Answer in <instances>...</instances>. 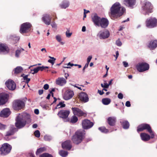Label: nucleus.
Here are the masks:
<instances>
[{
  "label": "nucleus",
  "instance_id": "13d9d810",
  "mask_svg": "<svg viewBox=\"0 0 157 157\" xmlns=\"http://www.w3.org/2000/svg\"><path fill=\"white\" fill-rule=\"evenodd\" d=\"M44 92L43 90H38V94L40 95L42 94Z\"/></svg>",
  "mask_w": 157,
  "mask_h": 157
},
{
  "label": "nucleus",
  "instance_id": "de8ad7c7",
  "mask_svg": "<svg viewBox=\"0 0 157 157\" xmlns=\"http://www.w3.org/2000/svg\"><path fill=\"white\" fill-rule=\"evenodd\" d=\"M116 44L118 46H120L122 45V43L119 39H118L116 41Z\"/></svg>",
  "mask_w": 157,
  "mask_h": 157
},
{
  "label": "nucleus",
  "instance_id": "a18cd8bd",
  "mask_svg": "<svg viewBox=\"0 0 157 157\" xmlns=\"http://www.w3.org/2000/svg\"><path fill=\"white\" fill-rule=\"evenodd\" d=\"M6 125L0 122V130H4L6 128Z\"/></svg>",
  "mask_w": 157,
  "mask_h": 157
},
{
  "label": "nucleus",
  "instance_id": "603ef678",
  "mask_svg": "<svg viewBox=\"0 0 157 157\" xmlns=\"http://www.w3.org/2000/svg\"><path fill=\"white\" fill-rule=\"evenodd\" d=\"M123 96L121 93H120L118 95V97L120 99H122L123 98Z\"/></svg>",
  "mask_w": 157,
  "mask_h": 157
},
{
  "label": "nucleus",
  "instance_id": "bb28decb",
  "mask_svg": "<svg viewBox=\"0 0 157 157\" xmlns=\"http://www.w3.org/2000/svg\"><path fill=\"white\" fill-rule=\"evenodd\" d=\"M109 36V33L107 30H106L99 34V36L100 39H105L108 38Z\"/></svg>",
  "mask_w": 157,
  "mask_h": 157
},
{
  "label": "nucleus",
  "instance_id": "79ce46f5",
  "mask_svg": "<svg viewBox=\"0 0 157 157\" xmlns=\"http://www.w3.org/2000/svg\"><path fill=\"white\" fill-rule=\"evenodd\" d=\"M40 68V67H38L36 68H34L33 69V70H31V72L33 71V72H32V73L33 74H34L35 73H36L39 71V69Z\"/></svg>",
  "mask_w": 157,
  "mask_h": 157
},
{
  "label": "nucleus",
  "instance_id": "dca6fc26",
  "mask_svg": "<svg viewBox=\"0 0 157 157\" xmlns=\"http://www.w3.org/2000/svg\"><path fill=\"white\" fill-rule=\"evenodd\" d=\"M6 86L9 90H13L16 88V85L15 82L12 80H9L5 83Z\"/></svg>",
  "mask_w": 157,
  "mask_h": 157
},
{
  "label": "nucleus",
  "instance_id": "69168bd1",
  "mask_svg": "<svg viewBox=\"0 0 157 157\" xmlns=\"http://www.w3.org/2000/svg\"><path fill=\"white\" fill-rule=\"evenodd\" d=\"M65 77V79H67V77L69 76V75L68 74L65 73L64 74Z\"/></svg>",
  "mask_w": 157,
  "mask_h": 157
},
{
  "label": "nucleus",
  "instance_id": "e2e57ef3",
  "mask_svg": "<svg viewBox=\"0 0 157 157\" xmlns=\"http://www.w3.org/2000/svg\"><path fill=\"white\" fill-rule=\"evenodd\" d=\"M151 134V136H150V138H153L154 137V136H155V135H154V133L152 131V132H151V133H150Z\"/></svg>",
  "mask_w": 157,
  "mask_h": 157
},
{
  "label": "nucleus",
  "instance_id": "cd10ccee",
  "mask_svg": "<svg viewBox=\"0 0 157 157\" xmlns=\"http://www.w3.org/2000/svg\"><path fill=\"white\" fill-rule=\"evenodd\" d=\"M142 140L144 141H148L150 139V136L148 134L143 132L140 134Z\"/></svg>",
  "mask_w": 157,
  "mask_h": 157
},
{
  "label": "nucleus",
  "instance_id": "c03bdc74",
  "mask_svg": "<svg viewBox=\"0 0 157 157\" xmlns=\"http://www.w3.org/2000/svg\"><path fill=\"white\" fill-rule=\"evenodd\" d=\"M34 134L35 136L36 137L39 138L40 136V133L39 131L38 130H36L34 132Z\"/></svg>",
  "mask_w": 157,
  "mask_h": 157
},
{
  "label": "nucleus",
  "instance_id": "052dcab7",
  "mask_svg": "<svg viewBox=\"0 0 157 157\" xmlns=\"http://www.w3.org/2000/svg\"><path fill=\"white\" fill-rule=\"evenodd\" d=\"M51 25L53 28H56V25L54 22L51 24Z\"/></svg>",
  "mask_w": 157,
  "mask_h": 157
},
{
  "label": "nucleus",
  "instance_id": "5fc2aeb1",
  "mask_svg": "<svg viewBox=\"0 0 157 157\" xmlns=\"http://www.w3.org/2000/svg\"><path fill=\"white\" fill-rule=\"evenodd\" d=\"M125 105L127 107H129L131 106V104L130 102L129 101H127L125 103Z\"/></svg>",
  "mask_w": 157,
  "mask_h": 157
},
{
  "label": "nucleus",
  "instance_id": "0e129e2a",
  "mask_svg": "<svg viewBox=\"0 0 157 157\" xmlns=\"http://www.w3.org/2000/svg\"><path fill=\"white\" fill-rule=\"evenodd\" d=\"M116 60L118 57L119 54V52L118 51H117L116 52Z\"/></svg>",
  "mask_w": 157,
  "mask_h": 157
},
{
  "label": "nucleus",
  "instance_id": "0eeeda50",
  "mask_svg": "<svg viewBox=\"0 0 157 157\" xmlns=\"http://www.w3.org/2000/svg\"><path fill=\"white\" fill-rule=\"evenodd\" d=\"M32 27V25L30 23H24L21 25L19 32L21 34L28 33L31 30Z\"/></svg>",
  "mask_w": 157,
  "mask_h": 157
},
{
  "label": "nucleus",
  "instance_id": "f257e3e1",
  "mask_svg": "<svg viewBox=\"0 0 157 157\" xmlns=\"http://www.w3.org/2000/svg\"><path fill=\"white\" fill-rule=\"evenodd\" d=\"M109 15L112 19L117 18L122 16L125 11L124 7H122L120 4L117 2L113 4L110 9Z\"/></svg>",
  "mask_w": 157,
  "mask_h": 157
},
{
  "label": "nucleus",
  "instance_id": "a878e982",
  "mask_svg": "<svg viewBox=\"0 0 157 157\" xmlns=\"http://www.w3.org/2000/svg\"><path fill=\"white\" fill-rule=\"evenodd\" d=\"M107 121L109 125L113 126L115 125L116 119L114 117H109L107 119Z\"/></svg>",
  "mask_w": 157,
  "mask_h": 157
},
{
  "label": "nucleus",
  "instance_id": "a211bd4d",
  "mask_svg": "<svg viewBox=\"0 0 157 157\" xmlns=\"http://www.w3.org/2000/svg\"><path fill=\"white\" fill-rule=\"evenodd\" d=\"M62 147L63 149L70 150L72 147L71 141L69 140H67L62 143Z\"/></svg>",
  "mask_w": 157,
  "mask_h": 157
},
{
  "label": "nucleus",
  "instance_id": "2f4dec72",
  "mask_svg": "<svg viewBox=\"0 0 157 157\" xmlns=\"http://www.w3.org/2000/svg\"><path fill=\"white\" fill-rule=\"evenodd\" d=\"M46 148L45 147H40L37 149L36 152V155H38L43 152L46 151Z\"/></svg>",
  "mask_w": 157,
  "mask_h": 157
},
{
  "label": "nucleus",
  "instance_id": "423d86ee",
  "mask_svg": "<svg viewBox=\"0 0 157 157\" xmlns=\"http://www.w3.org/2000/svg\"><path fill=\"white\" fill-rule=\"evenodd\" d=\"M25 103L23 101L20 100H15L13 101L12 104V107L15 110H21L25 107Z\"/></svg>",
  "mask_w": 157,
  "mask_h": 157
},
{
  "label": "nucleus",
  "instance_id": "bf43d9fd",
  "mask_svg": "<svg viewBox=\"0 0 157 157\" xmlns=\"http://www.w3.org/2000/svg\"><path fill=\"white\" fill-rule=\"evenodd\" d=\"M98 92L100 95H102L104 93V92L103 91V90L101 91L100 90H98Z\"/></svg>",
  "mask_w": 157,
  "mask_h": 157
},
{
  "label": "nucleus",
  "instance_id": "f03ea898",
  "mask_svg": "<svg viewBox=\"0 0 157 157\" xmlns=\"http://www.w3.org/2000/svg\"><path fill=\"white\" fill-rule=\"evenodd\" d=\"M91 18L94 25L101 27L102 28H106L109 25V22L107 19L105 17L101 18L97 13H94Z\"/></svg>",
  "mask_w": 157,
  "mask_h": 157
},
{
  "label": "nucleus",
  "instance_id": "6e6552de",
  "mask_svg": "<svg viewBox=\"0 0 157 157\" xmlns=\"http://www.w3.org/2000/svg\"><path fill=\"white\" fill-rule=\"evenodd\" d=\"M12 149V146L8 143H4L0 148L1 154L6 155L10 153Z\"/></svg>",
  "mask_w": 157,
  "mask_h": 157
},
{
  "label": "nucleus",
  "instance_id": "4c0bfd02",
  "mask_svg": "<svg viewBox=\"0 0 157 157\" xmlns=\"http://www.w3.org/2000/svg\"><path fill=\"white\" fill-rule=\"evenodd\" d=\"M59 154L63 157H65L68 155V152L67 151L63 150H61L59 152Z\"/></svg>",
  "mask_w": 157,
  "mask_h": 157
},
{
  "label": "nucleus",
  "instance_id": "5701e85b",
  "mask_svg": "<svg viewBox=\"0 0 157 157\" xmlns=\"http://www.w3.org/2000/svg\"><path fill=\"white\" fill-rule=\"evenodd\" d=\"M136 2V0H124V4L127 6L133 8Z\"/></svg>",
  "mask_w": 157,
  "mask_h": 157
},
{
  "label": "nucleus",
  "instance_id": "a19ab883",
  "mask_svg": "<svg viewBox=\"0 0 157 157\" xmlns=\"http://www.w3.org/2000/svg\"><path fill=\"white\" fill-rule=\"evenodd\" d=\"M56 39L57 41L59 42L62 45L64 44V43L62 42H61L62 40L61 36L59 35H57L56 36Z\"/></svg>",
  "mask_w": 157,
  "mask_h": 157
},
{
  "label": "nucleus",
  "instance_id": "49530a36",
  "mask_svg": "<svg viewBox=\"0 0 157 157\" xmlns=\"http://www.w3.org/2000/svg\"><path fill=\"white\" fill-rule=\"evenodd\" d=\"M39 67H40V68L39 69V71H43L45 69H48L49 68V67L47 66H42L41 67L39 66Z\"/></svg>",
  "mask_w": 157,
  "mask_h": 157
},
{
  "label": "nucleus",
  "instance_id": "c85d7f7f",
  "mask_svg": "<svg viewBox=\"0 0 157 157\" xmlns=\"http://www.w3.org/2000/svg\"><path fill=\"white\" fill-rule=\"evenodd\" d=\"M42 19L46 25H49L50 24L51 17L49 15H46L44 16L43 17Z\"/></svg>",
  "mask_w": 157,
  "mask_h": 157
},
{
  "label": "nucleus",
  "instance_id": "6ab92c4d",
  "mask_svg": "<svg viewBox=\"0 0 157 157\" xmlns=\"http://www.w3.org/2000/svg\"><path fill=\"white\" fill-rule=\"evenodd\" d=\"M18 131V129L14 126L11 127L10 130L6 133V136H10L14 134Z\"/></svg>",
  "mask_w": 157,
  "mask_h": 157
},
{
  "label": "nucleus",
  "instance_id": "c9c22d12",
  "mask_svg": "<svg viewBox=\"0 0 157 157\" xmlns=\"http://www.w3.org/2000/svg\"><path fill=\"white\" fill-rule=\"evenodd\" d=\"M39 157H53V155L48 153H44L39 155Z\"/></svg>",
  "mask_w": 157,
  "mask_h": 157
},
{
  "label": "nucleus",
  "instance_id": "1a4fd4ad",
  "mask_svg": "<svg viewBox=\"0 0 157 157\" xmlns=\"http://www.w3.org/2000/svg\"><path fill=\"white\" fill-rule=\"evenodd\" d=\"M136 67L140 72H143L149 70V65L146 62L140 63L136 65Z\"/></svg>",
  "mask_w": 157,
  "mask_h": 157
},
{
  "label": "nucleus",
  "instance_id": "ea45409f",
  "mask_svg": "<svg viewBox=\"0 0 157 157\" xmlns=\"http://www.w3.org/2000/svg\"><path fill=\"white\" fill-rule=\"evenodd\" d=\"M49 57L50 58L52 59H49L48 60V62L51 63L52 65H53L55 63V61L56 60V59L55 58H54V57H52L50 56H49Z\"/></svg>",
  "mask_w": 157,
  "mask_h": 157
},
{
  "label": "nucleus",
  "instance_id": "ddd939ff",
  "mask_svg": "<svg viewBox=\"0 0 157 157\" xmlns=\"http://www.w3.org/2000/svg\"><path fill=\"white\" fill-rule=\"evenodd\" d=\"M70 113L69 110L62 109L59 111L57 115L60 118L66 119L68 117Z\"/></svg>",
  "mask_w": 157,
  "mask_h": 157
},
{
  "label": "nucleus",
  "instance_id": "f3484780",
  "mask_svg": "<svg viewBox=\"0 0 157 157\" xmlns=\"http://www.w3.org/2000/svg\"><path fill=\"white\" fill-rule=\"evenodd\" d=\"M78 97L80 100L84 102H86L89 100L87 94L84 92L80 93L78 95Z\"/></svg>",
  "mask_w": 157,
  "mask_h": 157
},
{
  "label": "nucleus",
  "instance_id": "680f3d73",
  "mask_svg": "<svg viewBox=\"0 0 157 157\" xmlns=\"http://www.w3.org/2000/svg\"><path fill=\"white\" fill-rule=\"evenodd\" d=\"M34 113L36 114H39V110L37 109H35L34 110Z\"/></svg>",
  "mask_w": 157,
  "mask_h": 157
},
{
  "label": "nucleus",
  "instance_id": "2eb2a0df",
  "mask_svg": "<svg viewBox=\"0 0 157 157\" xmlns=\"http://www.w3.org/2000/svg\"><path fill=\"white\" fill-rule=\"evenodd\" d=\"M74 95L73 91L68 89L66 91L63 95V98L64 100H67L71 98Z\"/></svg>",
  "mask_w": 157,
  "mask_h": 157
},
{
  "label": "nucleus",
  "instance_id": "338daca9",
  "mask_svg": "<svg viewBox=\"0 0 157 157\" xmlns=\"http://www.w3.org/2000/svg\"><path fill=\"white\" fill-rule=\"evenodd\" d=\"M30 157H36L33 153H29Z\"/></svg>",
  "mask_w": 157,
  "mask_h": 157
},
{
  "label": "nucleus",
  "instance_id": "8fccbe9b",
  "mask_svg": "<svg viewBox=\"0 0 157 157\" xmlns=\"http://www.w3.org/2000/svg\"><path fill=\"white\" fill-rule=\"evenodd\" d=\"M72 34L71 33H69V31L67 30L66 32V35L67 37H69L71 36Z\"/></svg>",
  "mask_w": 157,
  "mask_h": 157
},
{
  "label": "nucleus",
  "instance_id": "7ed1b4c3",
  "mask_svg": "<svg viewBox=\"0 0 157 157\" xmlns=\"http://www.w3.org/2000/svg\"><path fill=\"white\" fill-rule=\"evenodd\" d=\"M31 122L30 116L29 114L24 115L22 117L18 116L17 117L15 125L17 129H20L24 127L27 123H29Z\"/></svg>",
  "mask_w": 157,
  "mask_h": 157
},
{
  "label": "nucleus",
  "instance_id": "774afa93",
  "mask_svg": "<svg viewBox=\"0 0 157 157\" xmlns=\"http://www.w3.org/2000/svg\"><path fill=\"white\" fill-rule=\"evenodd\" d=\"M101 86L102 87L105 88L106 89L108 88V86H104L103 84H101Z\"/></svg>",
  "mask_w": 157,
  "mask_h": 157
},
{
  "label": "nucleus",
  "instance_id": "37998d69",
  "mask_svg": "<svg viewBox=\"0 0 157 157\" xmlns=\"http://www.w3.org/2000/svg\"><path fill=\"white\" fill-rule=\"evenodd\" d=\"M22 51V50H17L15 52V56L17 57H18L19 55L21 54V52Z\"/></svg>",
  "mask_w": 157,
  "mask_h": 157
},
{
  "label": "nucleus",
  "instance_id": "4468645a",
  "mask_svg": "<svg viewBox=\"0 0 157 157\" xmlns=\"http://www.w3.org/2000/svg\"><path fill=\"white\" fill-rule=\"evenodd\" d=\"M94 124L88 119H85L82 122V125L83 129H88L91 128Z\"/></svg>",
  "mask_w": 157,
  "mask_h": 157
},
{
  "label": "nucleus",
  "instance_id": "9d476101",
  "mask_svg": "<svg viewBox=\"0 0 157 157\" xmlns=\"http://www.w3.org/2000/svg\"><path fill=\"white\" fill-rule=\"evenodd\" d=\"M157 20L155 17H151L147 19L146 21V25L148 28H152L157 26Z\"/></svg>",
  "mask_w": 157,
  "mask_h": 157
},
{
  "label": "nucleus",
  "instance_id": "864d4df0",
  "mask_svg": "<svg viewBox=\"0 0 157 157\" xmlns=\"http://www.w3.org/2000/svg\"><path fill=\"white\" fill-rule=\"evenodd\" d=\"M92 58V56H89L87 58V62L89 63Z\"/></svg>",
  "mask_w": 157,
  "mask_h": 157
},
{
  "label": "nucleus",
  "instance_id": "4be33fe9",
  "mask_svg": "<svg viewBox=\"0 0 157 157\" xmlns=\"http://www.w3.org/2000/svg\"><path fill=\"white\" fill-rule=\"evenodd\" d=\"M67 83V80L63 77H59L56 80V83L60 86H63Z\"/></svg>",
  "mask_w": 157,
  "mask_h": 157
},
{
  "label": "nucleus",
  "instance_id": "72a5a7b5",
  "mask_svg": "<svg viewBox=\"0 0 157 157\" xmlns=\"http://www.w3.org/2000/svg\"><path fill=\"white\" fill-rule=\"evenodd\" d=\"M22 68L21 67H17L14 70V73L17 74L21 73L23 71Z\"/></svg>",
  "mask_w": 157,
  "mask_h": 157
},
{
  "label": "nucleus",
  "instance_id": "e433bc0d",
  "mask_svg": "<svg viewBox=\"0 0 157 157\" xmlns=\"http://www.w3.org/2000/svg\"><path fill=\"white\" fill-rule=\"evenodd\" d=\"M24 75H25L23 74L21 75V76L23 77L24 80L25 81L26 83L28 84L30 81V79L28 78L29 75L24 76Z\"/></svg>",
  "mask_w": 157,
  "mask_h": 157
},
{
  "label": "nucleus",
  "instance_id": "b1692460",
  "mask_svg": "<svg viewBox=\"0 0 157 157\" xmlns=\"http://www.w3.org/2000/svg\"><path fill=\"white\" fill-rule=\"evenodd\" d=\"M147 47L151 50H154L157 47V40L151 41L149 43Z\"/></svg>",
  "mask_w": 157,
  "mask_h": 157
},
{
  "label": "nucleus",
  "instance_id": "393cba45",
  "mask_svg": "<svg viewBox=\"0 0 157 157\" xmlns=\"http://www.w3.org/2000/svg\"><path fill=\"white\" fill-rule=\"evenodd\" d=\"M7 94H0V105L5 104L7 101Z\"/></svg>",
  "mask_w": 157,
  "mask_h": 157
},
{
  "label": "nucleus",
  "instance_id": "7c9ffc66",
  "mask_svg": "<svg viewBox=\"0 0 157 157\" xmlns=\"http://www.w3.org/2000/svg\"><path fill=\"white\" fill-rule=\"evenodd\" d=\"M69 2L68 1H64L60 5V6L61 8L65 9L69 6Z\"/></svg>",
  "mask_w": 157,
  "mask_h": 157
},
{
  "label": "nucleus",
  "instance_id": "58836bf2",
  "mask_svg": "<svg viewBox=\"0 0 157 157\" xmlns=\"http://www.w3.org/2000/svg\"><path fill=\"white\" fill-rule=\"evenodd\" d=\"M98 129L101 132L103 133H106L109 132L108 129H106L104 127H99L98 128Z\"/></svg>",
  "mask_w": 157,
  "mask_h": 157
},
{
  "label": "nucleus",
  "instance_id": "c756f323",
  "mask_svg": "<svg viewBox=\"0 0 157 157\" xmlns=\"http://www.w3.org/2000/svg\"><path fill=\"white\" fill-rule=\"evenodd\" d=\"M121 123L124 129H127L129 128V123L127 121L123 120L122 121H121Z\"/></svg>",
  "mask_w": 157,
  "mask_h": 157
},
{
  "label": "nucleus",
  "instance_id": "09e8293b",
  "mask_svg": "<svg viewBox=\"0 0 157 157\" xmlns=\"http://www.w3.org/2000/svg\"><path fill=\"white\" fill-rule=\"evenodd\" d=\"M64 102L63 101H61L59 103V104L60 105V106H61V108H63L65 107L66 105L64 104Z\"/></svg>",
  "mask_w": 157,
  "mask_h": 157
},
{
  "label": "nucleus",
  "instance_id": "f8f14e48",
  "mask_svg": "<svg viewBox=\"0 0 157 157\" xmlns=\"http://www.w3.org/2000/svg\"><path fill=\"white\" fill-rule=\"evenodd\" d=\"M71 110L73 114L78 117L86 116V114L77 107H72Z\"/></svg>",
  "mask_w": 157,
  "mask_h": 157
},
{
  "label": "nucleus",
  "instance_id": "39448f33",
  "mask_svg": "<svg viewBox=\"0 0 157 157\" xmlns=\"http://www.w3.org/2000/svg\"><path fill=\"white\" fill-rule=\"evenodd\" d=\"M141 8L145 15L149 14L153 12V6L151 3L147 0L144 1L142 5Z\"/></svg>",
  "mask_w": 157,
  "mask_h": 157
},
{
  "label": "nucleus",
  "instance_id": "aec40b11",
  "mask_svg": "<svg viewBox=\"0 0 157 157\" xmlns=\"http://www.w3.org/2000/svg\"><path fill=\"white\" fill-rule=\"evenodd\" d=\"M10 114V110L8 108L3 109L0 113V116L1 117H7Z\"/></svg>",
  "mask_w": 157,
  "mask_h": 157
},
{
  "label": "nucleus",
  "instance_id": "f704fd0d",
  "mask_svg": "<svg viewBox=\"0 0 157 157\" xmlns=\"http://www.w3.org/2000/svg\"><path fill=\"white\" fill-rule=\"evenodd\" d=\"M78 120V117L74 115L71 118L70 122L72 123H75Z\"/></svg>",
  "mask_w": 157,
  "mask_h": 157
},
{
  "label": "nucleus",
  "instance_id": "20e7f679",
  "mask_svg": "<svg viewBox=\"0 0 157 157\" xmlns=\"http://www.w3.org/2000/svg\"><path fill=\"white\" fill-rule=\"evenodd\" d=\"M85 131L80 129L76 131L72 136L71 140L74 144L78 145L81 143L85 138Z\"/></svg>",
  "mask_w": 157,
  "mask_h": 157
},
{
  "label": "nucleus",
  "instance_id": "412c9836",
  "mask_svg": "<svg viewBox=\"0 0 157 157\" xmlns=\"http://www.w3.org/2000/svg\"><path fill=\"white\" fill-rule=\"evenodd\" d=\"M10 51L9 48L8 46L5 44H0V52L4 54L8 53Z\"/></svg>",
  "mask_w": 157,
  "mask_h": 157
},
{
  "label": "nucleus",
  "instance_id": "6e6d98bb",
  "mask_svg": "<svg viewBox=\"0 0 157 157\" xmlns=\"http://www.w3.org/2000/svg\"><path fill=\"white\" fill-rule=\"evenodd\" d=\"M44 140L46 141H48L50 140L49 137L47 136H45L44 137Z\"/></svg>",
  "mask_w": 157,
  "mask_h": 157
},
{
  "label": "nucleus",
  "instance_id": "4d7b16f0",
  "mask_svg": "<svg viewBox=\"0 0 157 157\" xmlns=\"http://www.w3.org/2000/svg\"><path fill=\"white\" fill-rule=\"evenodd\" d=\"M123 65L125 67H127L128 66V63H127L125 61H124L123 62Z\"/></svg>",
  "mask_w": 157,
  "mask_h": 157
},
{
  "label": "nucleus",
  "instance_id": "473e14b6",
  "mask_svg": "<svg viewBox=\"0 0 157 157\" xmlns=\"http://www.w3.org/2000/svg\"><path fill=\"white\" fill-rule=\"evenodd\" d=\"M102 102L104 105H108L111 102V100L109 98H104L102 99Z\"/></svg>",
  "mask_w": 157,
  "mask_h": 157
},
{
  "label": "nucleus",
  "instance_id": "3c124183",
  "mask_svg": "<svg viewBox=\"0 0 157 157\" xmlns=\"http://www.w3.org/2000/svg\"><path fill=\"white\" fill-rule=\"evenodd\" d=\"M49 87V85L47 84H45L43 86V88L45 90H47L48 89Z\"/></svg>",
  "mask_w": 157,
  "mask_h": 157
},
{
  "label": "nucleus",
  "instance_id": "9b49d317",
  "mask_svg": "<svg viewBox=\"0 0 157 157\" xmlns=\"http://www.w3.org/2000/svg\"><path fill=\"white\" fill-rule=\"evenodd\" d=\"M145 130H147L149 133H151L152 132L151 127L148 124H142L139 125L137 127V131L138 132L143 131Z\"/></svg>",
  "mask_w": 157,
  "mask_h": 157
}]
</instances>
